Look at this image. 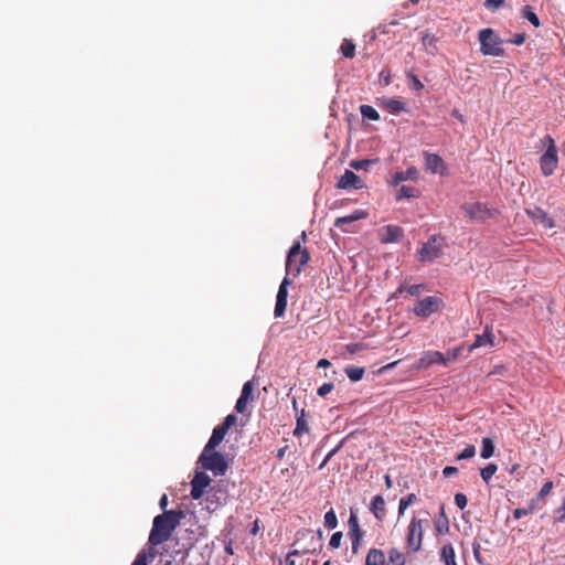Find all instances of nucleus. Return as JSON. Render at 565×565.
<instances>
[{
	"label": "nucleus",
	"instance_id": "nucleus-1",
	"mask_svg": "<svg viewBox=\"0 0 565 565\" xmlns=\"http://www.w3.org/2000/svg\"><path fill=\"white\" fill-rule=\"evenodd\" d=\"M183 513L181 511H164L153 520V525L149 535V543L152 545H159L168 541L179 525Z\"/></svg>",
	"mask_w": 565,
	"mask_h": 565
},
{
	"label": "nucleus",
	"instance_id": "nucleus-2",
	"mask_svg": "<svg viewBox=\"0 0 565 565\" xmlns=\"http://www.w3.org/2000/svg\"><path fill=\"white\" fill-rule=\"evenodd\" d=\"M198 462L203 469L213 472L214 476H223L228 469L225 457L215 449H209L207 447H204Z\"/></svg>",
	"mask_w": 565,
	"mask_h": 565
},
{
	"label": "nucleus",
	"instance_id": "nucleus-3",
	"mask_svg": "<svg viewBox=\"0 0 565 565\" xmlns=\"http://www.w3.org/2000/svg\"><path fill=\"white\" fill-rule=\"evenodd\" d=\"M480 52L483 55L503 56L504 41L490 28L479 31Z\"/></svg>",
	"mask_w": 565,
	"mask_h": 565
},
{
	"label": "nucleus",
	"instance_id": "nucleus-4",
	"mask_svg": "<svg viewBox=\"0 0 565 565\" xmlns=\"http://www.w3.org/2000/svg\"><path fill=\"white\" fill-rule=\"evenodd\" d=\"M309 260V252L306 248H301L300 242L294 243L286 259V275L298 276Z\"/></svg>",
	"mask_w": 565,
	"mask_h": 565
},
{
	"label": "nucleus",
	"instance_id": "nucleus-5",
	"mask_svg": "<svg viewBox=\"0 0 565 565\" xmlns=\"http://www.w3.org/2000/svg\"><path fill=\"white\" fill-rule=\"evenodd\" d=\"M541 142L546 147L545 152L540 158V168L543 175H552L558 164L557 148L551 136H545Z\"/></svg>",
	"mask_w": 565,
	"mask_h": 565
},
{
	"label": "nucleus",
	"instance_id": "nucleus-6",
	"mask_svg": "<svg viewBox=\"0 0 565 565\" xmlns=\"http://www.w3.org/2000/svg\"><path fill=\"white\" fill-rule=\"evenodd\" d=\"M424 522V520L413 518L407 527L406 546L409 551L414 553L418 552L422 547Z\"/></svg>",
	"mask_w": 565,
	"mask_h": 565
},
{
	"label": "nucleus",
	"instance_id": "nucleus-7",
	"mask_svg": "<svg viewBox=\"0 0 565 565\" xmlns=\"http://www.w3.org/2000/svg\"><path fill=\"white\" fill-rule=\"evenodd\" d=\"M445 246L444 237L434 235L425 243L419 250L420 262H433L440 257Z\"/></svg>",
	"mask_w": 565,
	"mask_h": 565
},
{
	"label": "nucleus",
	"instance_id": "nucleus-8",
	"mask_svg": "<svg viewBox=\"0 0 565 565\" xmlns=\"http://www.w3.org/2000/svg\"><path fill=\"white\" fill-rule=\"evenodd\" d=\"M462 210L473 221H484L493 217L495 211L490 209L487 204L481 202L467 203L462 205Z\"/></svg>",
	"mask_w": 565,
	"mask_h": 565
},
{
	"label": "nucleus",
	"instance_id": "nucleus-9",
	"mask_svg": "<svg viewBox=\"0 0 565 565\" xmlns=\"http://www.w3.org/2000/svg\"><path fill=\"white\" fill-rule=\"evenodd\" d=\"M443 301L438 297L428 296L414 307L413 312L417 317H429L430 315L437 312L440 309Z\"/></svg>",
	"mask_w": 565,
	"mask_h": 565
},
{
	"label": "nucleus",
	"instance_id": "nucleus-10",
	"mask_svg": "<svg viewBox=\"0 0 565 565\" xmlns=\"http://www.w3.org/2000/svg\"><path fill=\"white\" fill-rule=\"evenodd\" d=\"M289 285H290V280L286 276L282 279V281L278 288V292H277V297H276V305H275V310H274L276 318H280L285 315L286 307H287V297H288V286Z\"/></svg>",
	"mask_w": 565,
	"mask_h": 565
},
{
	"label": "nucleus",
	"instance_id": "nucleus-11",
	"mask_svg": "<svg viewBox=\"0 0 565 565\" xmlns=\"http://www.w3.org/2000/svg\"><path fill=\"white\" fill-rule=\"evenodd\" d=\"M348 525L349 536L352 542V552L355 554L359 551L360 542L364 535V532L360 529L358 516L353 511H351Z\"/></svg>",
	"mask_w": 565,
	"mask_h": 565
},
{
	"label": "nucleus",
	"instance_id": "nucleus-12",
	"mask_svg": "<svg viewBox=\"0 0 565 565\" xmlns=\"http://www.w3.org/2000/svg\"><path fill=\"white\" fill-rule=\"evenodd\" d=\"M211 483V478L201 471H196L194 478L191 481V497L194 500L202 498L205 488Z\"/></svg>",
	"mask_w": 565,
	"mask_h": 565
},
{
	"label": "nucleus",
	"instance_id": "nucleus-13",
	"mask_svg": "<svg viewBox=\"0 0 565 565\" xmlns=\"http://www.w3.org/2000/svg\"><path fill=\"white\" fill-rule=\"evenodd\" d=\"M437 363H440L444 365L447 364V360L445 359L443 353H440L439 351H427L418 360L415 369L422 370V369H426V367H428L433 364H437Z\"/></svg>",
	"mask_w": 565,
	"mask_h": 565
},
{
	"label": "nucleus",
	"instance_id": "nucleus-14",
	"mask_svg": "<svg viewBox=\"0 0 565 565\" xmlns=\"http://www.w3.org/2000/svg\"><path fill=\"white\" fill-rule=\"evenodd\" d=\"M366 216L365 212L362 210H355L350 215L341 216L335 218L334 226L342 230L345 233L352 232L350 227L354 222L362 220Z\"/></svg>",
	"mask_w": 565,
	"mask_h": 565
},
{
	"label": "nucleus",
	"instance_id": "nucleus-15",
	"mask_svg": "<svg viewBox=\"0 0 565 565\" xmlns=\"http://www.w3.org/2000/svg\"><path fill=\"white\" fill-rule=\"evenodd\" d=\"M337 186L339 189H362L363 183L359 175H356L351 170H345V172L339 179Z\"/></svg>",
	"mask_w": 565,
	"mask_h": 565
},
{
	"label": "nucleus",
	"instance_id": "nucleus-16",
	"mask_svg": "<svg viewBox=\"0 0 565 565\" xmlns=\"http://www.w3.org/2000/svg\"><path fill=\"white\" fill-rule=\"evenodd\" d=\"M253 390L254 385L252 381H247L246 383H244L241 396L238 397L235 404V411L237 413L243 414L246 411L248 401L253 399Z\"/></svg>",
	"mask_w": 565,
	"mask_h": 565
},
{
	"label": "nucleus",
	"instance_id": "nucleus-17",
	"mask_svg": "<svg viewBox=\"0 0 565 565\" xmlns=\"http://www.w3.org/2000/svg\"><path fill=\"white\" fill-rule=\"evenodd\" d=\"M403 237V230L395 225H386L381 230L382 243H395Z\"/></svg>",
	"mask_w": 565,
	"mask_h": 565
},
{
	"label": "nucleus",
	"instance_id": "nucleus-18",
	"mask_svg": "<svg viewBox=\"0 0 565 565\" xmlns=\"http://www.w3.org/2000/svg\"><path fill=\"white\" fill-rule=\"evenodd\" d=\"M493 344H494V334L489 329V327H487L483 333L476 335L473 343L469 345L468 350H469V352H471L472 350L481 348V347H486V345L493 347Z\"/></svg>",
	"mask_w": 565,
	"mask_h": 565
},
{
	"label": "nucleus",
	"instance_id": "nucleus-19",
	"mask_svg": "<svg viewBox=\"0 0 565 565\" xmlns=\"http://www.w3.org/2000/svg\"><path fill=\"white\" fill-rule=\"evenodd\" d=\"M527 214L536 223L542 225L544 228H552L554 227L553 220L547 215L545 211H543L540 207H535L531 211H527Z\"/></svg>",
	"mask_w": 565,
	"mask_h": 565
},
{
	"label": "nucleus",
	"instance_id": "nucleus-20",
	"mask_svg": "<svg viewBox=\"0 0 565 565\" xmlns=\"http://www.w3.org/2000/svg\"><path fill=\"white\" fill-rule=\"evenodd\" d=\"M424 156L427 170H429L431 173L441 172V169L444 168V160L441 157L429 152H425Z\"/></svg>",
	"mask_w": 565,
	"mask_h": 565
},
{
	"label": "nucleus",
	"instance_id": "nucleus-21",
	"mask_svg": "<svg viewBox=\"0 0 565 565\" xmlns=\"http://www.w3.org/2000/svg\"><path fill=\"white\" fill-rule=\"evenodd\" d=\"M381 105L391 114L397 115L406 109V104L395 98H384Z\"/></svg>",
	"mask_w": 565,
	"mask_h": 565
},
{
	"label": "nucleus",
	"instance_id": "nucleus-22",
	"mask_svg": "<svg viewBox=\"0 0 565 565\" xmlns=\"http://www.w3.org/2000/svg\"><path fill=\"white\" fill-rule=\"evenodd\" d=\"M370 510L377 520L382 521L384 519V516L386 514V510H385V501L382 495H375L372 499Z\"/></svg>",
	"mask_w": 565,
	"mask_h": 565
},
{
	"label": "nucleus",
	"instance_id": "nucleus-23",
	"mask_svg": "<svg viewBox=\"0 0 565 565\" xmlns=\"http://www.w3.org/2000/svg\"><path fill=\"white\" fill-rule=\"evenodd\" d=\"M227 431L228 430L222 427L221 425L216 426L213 429L212 435L204 447H207L209 449H215L222 443Z\"/></svg>",
	"mask_w": 565,
	"mask_h": 565
},
{
	"label": "nucleus",
	"instance_id": "nucleus-24",
	"mask_svg": "<svg viewBox=\"0 0 565 565\" xmlns=\"http://www.w3.org/2000/svg\"><path fill=\"white\" fill-rule=\"evenodd\" d=\"M365 565H386L384 552L379 548H371L366 555Z\"/></svg>",
	"mask_w": 565,
	"mask_h": 565
},
{
	"label": "nucleus",
	"instance_id": "nucleus-25",
	"mask_svg": "<svg viewBox=\"0 0 565 565\" xmlns=\"http://www.w3.org/2000/svg\"><path fill=\"white\" fill-rule=\"evenodd\" d=\"M440 561L444 562L445 565H457L455 548L450 543L443 545L440 550Z\"/></svg>",
	"mask_w": 565,
	"mask_h": 565
},
{
	"label": "nucleus",
	"instance_id": "nucleus-26",
	"mask_svg": "<svg viewBox=\"0 0 565 565\" xmlns=\"http://www.w3.org/2000/svg\"><path fill=\"white\" fill-rule=\"evenodd\" d=\"M386 565H405V556L404 554L393 547L388 551V559H386Z\"/></svg>",
	"mask_w": 565,
	"mask_h": 565
},
{
	"label": "nucleus",
	"instance_id": "nucleus-27",
	"mask_svg": "<svg viewBox=\"0 0 565 565\" xmlns=\"http://www.w3.org/2000/svg\"><path fill=\"white\" fill-rule=\"evenodd\" d=\"M494 454V444L491 438L484 437L482 439V448L480 451V456L483 459H489Z\"/></svg>",
	"mask_w": 565,
	"mask_h": 565
},
{
	"label": "nucleus",
	"instance_id": "nucleus-28",
	"mask_svg": "<svg viewBox=\"0 0 565 565\" xmlns=\"http://www.w3.org/2000/svg\"><path fill=\"white\" fill-rule=\"evenodd\" d=\"M309 430L307 420L305 418V411L302 409L301 413L297 416V423L296 428L294 430L295 436H300L303 433H307Z\"/></svg>",
	"mask_w": 565,
	"mask_h": 565
},
{
	"label": "nucleus",
	"instance_id": "nucleus-29",
	"mask_svg": "<svg viewBox=\"0 0 565 565\" xmlns=\"http://www.w3.org/2000/svg\"><path fill=\"white\" fill-rule=\"evenodd\" d=\"M344 372H345L347 376L353 382H358V381L362 380V377L364 375V369L358 367V366H347L344 369Z\"/></svg>",
	"mask_w": 565,
	"mask_h": 565
},
{
	"label": "nucleus",
	"instance_id": "nucleus-30",
	"mask_svg": "<svg viewBox=\"0 0 565 565\" xmlns=\"http://www.w3.org/2000/svg\"><path fill=\"white\" fill-rule=\"evenodd\" d=\"M360 113L363 118H366L370 120H379L380 119V115H379L377 110L370 105H361Z\"/></svg>",
	"mask_w": 565,
	"mask_h": 565
},
{
	"label": "nucleus",
	"instance_id": "nucleus-31",
	"mask_svg": "<svg viewBox=\"0 0 565 565\" xmlns=\"http://www.w3.org/2000/svg\"><path fill=\"white\" fill-rule=\"evenodd\" d=\"M419 196V190L414 186H407L403 185L399 191L397 199H412V198H418Z\"/></svg>",
	"mask_w": 565,
	"mask_h": 565
},
{
	"label": "nucleus",
	"instance_id": "nucleus-32",
	"mask_svg": "<svg viewBox=\"0 0 565 565\" xmlns=\"http://www.w3.org/2000/svg\"><path fill=\"white\" fill-rule=\"evenodd\" d=\"M417 177V171L415 168H409L407 171L403 172H396L394 174V182L398 183L408 179H415Z\"/></svg>",
	"mask_w": 565,
	"mask_h": 565
},
{
	"label": "nucleus",
	"instance_id": "nucleus-33",
	"mask_svg": "<svg viewBox=\"0 0 565 565\" xmlns=\"http://www.w3.org/2000/svg\"><path fill=\"white\" fill-rule=\"evenodd\" d=\"M340 50L343 56L352 58L354 56L355 45L352 41L345 39L343 40Z\"/></svg>",
	"mask_w": 565,
	"mask_h": 565
},
{
	"label": "nucleus",
	"instance_id": "nucleus-34",
	"mask_svg": "<svg viewBox=\"0 0 565 565\" xmlns=\"http://www.w3.org/2000/svg\"><path fill=\"white\" fill-rule=\"evenodd\" d=\"M417 500L415 493H411L405 498H402L398 503V515H402L405 510Z\"/></svg>",
	"mask_w": 565,
	"mask_h": 565
},
{
	"label": "nucleus",
	"instance_id": "nucleus-35",
	"mask_svg": "<svg viewBox=\"0 0 565 565\" xmlns=\"http://www.w3.org/2000/svg\"><path fill=\"white\" fill-rule=\"evenodd\" d=\"M498 466L495 463H489L481 469L480 475L484 482H489L493 475L497 472Z\"/></svg>",
	"mask_w": 565,
	"mask_h": 565
},
{
	"label": "nucleus",
	"instance_id": "nucleus-36",
	"mask_svg": "<svg viewBox=\"0 0 565 565\" xmlns=\"http://www.w3.org/2000/svg\"><path fill=\"white\" fill-rule=\"evenodd\" d=\"M523 18L529 20L535 28L540 26V19L530 6L523 8Z\"/></svg>",
	"mask_w": 565,
	"mask_h": 565
},
{
	"label": "nucleus",
	"instance_id": "nucleus-37",
	"mask_svg": "<svg viewBox=\"0 0 565 565\" xmlns=\"http://www.w3.org/2000/svg\"><path fill=\"white\" fill-rule=\"evenodd\" d=\"M337 525L338 519L335 512L331 509L324 514V526L329 530H333Z\"/></svg>",
	"mask_w": 565,
	"mask_h": 565
},
{
	"label": "nucleus",
	"instance_id": "nucleus-38",
	"mask_svg": "<svg viewBox=\"0 0 565 565\" xmlns=\"http://www.w3.org/2000/svg\"><path fill=\"white\" fill-rule=\"evenodd\" d=\"M375 161L364 159V160H353L350 162V167L355 170H367L370 166H372Z\"/></svg>",
	"mask_w": 565,
	"mask_h": 565
},
{
	"label": "nucleus",
	"instance_id": "nucleus-39",
	"mask_svg": "<svg viewBox=\"0 0 565 565\" xmlns=\"http://www.w3.org/2000/svg\"><path fill=\"white\" fill-rule=\"evenodd\" d=\"M476 448L473 445H468L460 454L456 456V460H466L475 457Z\"/></svg>",
	"mask_w": 565,
	"mask_h": 565
},
{
	"label": "nucleus",
	"instance_id": "nucleus-40",
	"mask_svg": "<svg viewBox=\"0 0 565 565\" xmlns=\"http://www.w3.org/2000/svg\"><path fill=\"white\" fill-rule=\"evenodd\" d=\"M407 78L409 82L411 89L420 90L424 88V85L422 84V82L419 81V78L416 75H414L412 73H407Z\"/></svg>",
	"mask_w": 565,
	"mask_h": 565
},
{
	"label": "nucleus",
	"instance_id": "nucleus-41",
	"mask_svg": "<svg viewBox=\"0 0 565 565\" xmlns=\"http://www.w3.org/2000/svg\"><path fill=\"white\" fill-rule=\"evenodd\" d=\"M455 503L460 510H463L468 504V499L463 493H456Z\"/></svg>",
	"mask_w": 565,
	"mask_h": 565
},
{
	"label": "nucleus",
	"instance_id": "nucleus-42",
	"mask_svg": "<svg viewBox=\"0 0 565 565\" xmlns=\"http://www.w3.org/2000/svg\"><path fill=\"white\" fill-rule=\"evenodd\" d=\"M342 532H335L332 534L329 545L331 548H338L341 545Z\"/></svg>",
	"mask_w": 565,
	"mask_h": 565
},
{
	"label": "nucleus",
	"instance_id": "nucleus-43",
	"mask_svg": "<svg viewBox=\"0 0 565 565\" xmlns=\"http://www.w3.org/2000/svg\"><path fill=\"white\" fill-rule=\"evenodd\" d=\"M425 289V286L422 285V284H418V285H411L408 287L405 288V291L409 295V296H418L419 292L422 290Z\"/></svg>",
	"mask_w": 565,
	"mask_h": 565
},
{
	"label": "nucleus",
	"instance_id": "nucleus-44",
	"mask_svg": "<svg viewBox=\"0 0 565 565\" xmlns=\"http://www.w3.org/2000/svg\"><path fill=\"white\" fill-rule=\"evenodd\" d=\"M333 390V384L332 383H323L319 388H318V395L321 396V397H324L326 395H328L331 391Z\"/></svg>",
	"mask_w": 565,
	"mask_h": 565
},
{
	"label": "nucleus",
	"instance_id": "nucleus-45",
	"mask_svg": "<svg viewBox=\"0 0 565 565\" xmlns=\"http://www.w3.org/2000/svg\"><path fill=\"white\" fill-rule=\"evenodd\" d=\"M236 420L237 417L234 414H230L225 417L221 426L228 430L236 423Z\"/></svg>",
	"mask_w": 565,
	"mask_h": 565
},
{
	"label": "nucleus",
	"instance_id": "nucleus-46",
	"mask_svg": "<svg viewBox=\"0 0 565 565\" xmlns=\"http://www.w3.org/2000/svg\"><path fill=\"white\" fill-rule=\"evenodd\" d=\"M504 0H486L484 7L489 10H497L503 4Z\"/></svg>",
	"mask_w": 565,
	"mask_h": 565
},
{
	"label": "nucleus",
	"instance_id": "nucleus-47",
	"mask_svg": "<svg viewBox=\"0 0 565 565\" xmlns=\"http://www.w3.org/2000/svg\"><path fill=\"white\" fill-rule=\"evenodd\" d=\"M132 565H148L147 564V554L141 551L137 554Z\"/></svg>",
	"mask_w": 565,
	"mask_h": 565
},
{
	"label": "nucleus",
	"instance_id": "nucleus-48",
	"mask_svg": "<svg viewBox=\"0 0 565 565\" xmlns=\"http://www.w3.org/2000/svg\"><path fill=\"white\" fill-rule=\"evenodd\" d=\"M556 521L565 522V499L563 500L562 507L555 510Z\"/></svg>",
	"mask_w": 565,
	"mask_h": 565
},
{
	"label": "nucleus",
	"instance_id": "nucleus-49",
	"mask_svg": "<svg viewBox=\"0 0 565 565\" xmlns=\"http://www.w3.org/2000/svg\"><path fill=\"white\" fill-rule=\"evenodd\" d=\"M552 488H553L552 481L545 482L540 490V493H539L540 497L543 498V497L547 495L551 492Z\"/></svg>",
	"mask_w": 565,
	"mask_h": 565
},
{
	"label": "nucleus",
	"instance_id": "nucleus-50",
	"mask_svg": "<svg viewBox=\"0 0 565 565\" xmlns=\"http://www.w3.org/2000/svg\"><path fill=\"white\" fill-rule=\"evenodd\" d=\"M525 41V34L524 33H518L513 36V39L509 40V43H513L515 45H521Z\"/></svg>",
	"mask_w": 565,
	"mask_h": 565
},
{
	"label": "nucleus",
	"instance_id": "nucleus-51",
	"mask_svg": "<svg viewBox=\"0 0 565 565\" xmlns=\"http://www.w3.org/2000/svg\"><path fill=\"white\" fill-rule=\"evenodd\" d=\"M458 473V469L456 467H452V466H447L443 469V475L444 477L448 478V477H451L454 475Z\"/></svg>",
	"mask_w": 565,
	"mask_h": 565
},
{
	"label": "nucleus",
	"instance_id": "nucleus-52",
	"mask_svg": "<svg viewBox=\"0 0 565 565\" xmlns=\"http://www.w3.org/2000/svg\"><path fill=\"white\" fill-rule=\"evenodd\" d=\"M530 513V510L527 509H515L513 512V515L515 519H521Z\"/></svg>",
	"mask_w": 565,
	"mask_h": 565
},
{
	"label": "nucleus",
	"instance_id": "nucleus-53",
	"mask_svg": "<svg viewBox=\"0 0 565 565\" xmlns=\"http://www.w3.org/2000/svg\"><path fill=\"white\" fill-rule=\"evenodd\" d=\"M505 373L504 365H497L491 371L490 375H503Z\"/></svg>",
	"mask_w": 565,
	"mask_h": 565
},
{
	"label": "nucleus",
	"instance_id": "nucleus-54",
	"mask_svg": "<svg viewBox=\"0 0 565 565\" xmlns=\"http://www.w3.org/2000/svg\"><path fill=\"white\" fill-rule=\"evenodd\" d=\"M472 550H473V555H475L476 559L479 563H481V559H480V544L479 543H473Z\"/></svg>",
	"mask_w": 565,
	"mask_h": 565
},
{
	"label": "nucleus",
	"instance_id": "nucleus-55",
	"mask_svg": "<svg viewBox=\"0 0 565 565\" xmlns=\"http://www.w3.org/2000/svg\"><path fill=\"white\" fill-rule=\"evenodd\" d=\"M159 505L162 510H164L168 505V498L166 494H163L159 501Z\"/></svg>",
	"mask_w": 565,
	"mask_h": 565
},
{
	"label": "nucleus",
	"instance_id": "nucleus-56",
	"mask_svg": "<svg viewBox=\"0 0 565 565\" xmlns=\"http://www.w3.org/2000/svg\"><path fill=\"white\" fill-rule=\"evenodd\" d=\"M328 365H330V362L326 359H322L318 362V367H326Z\"/></svg>",
	"mask_w": 565,
	"mask_h": 565
},
{
	"label": "nucleus",
	"instance_id": "nucleus-57",
	"mask_svg": "<svg viewBox=\"0 0 565 565\" xmlns=\"http://www.w3.org/2000/svg\"><path fill=\"white\" fill-rule=\"evenodd\" d=\"M384 481H385V486H386L387 488H391V487H392V483H393V482H392V479H391V477H390L388 475H385V476H384Z\"/></svg>",
	"mask_w": 565,
	"mask_h": 565
},
{
	"label": "nucleus",
	"instance_id": "nucleus-58",
	"mask_svg": "<svg viewBox=\"0 0 565 565\" xmlns=\"http://www.w3.org/2000/svg\"><path fill=\"white\" fill-rule=\"evenodd\" d=\"M297 554H298V552H297V551L291 552V553H289V554H288V557H287V563H288V565H294V564H295V563H294V561H291V559H290V556H292V555H297Z\"/></svg>",
	"mask_w": 565,
	"mask_h": 565
},
{
	"label": "nucleus",
	"instance_id": "nucleus-59",
	"mask_svg": "<svg viewBox=\"0 0 565 565\" xmlns=\"http://www.w3.org/2000/svg\"><path fill=\"white\" fill-rule=\"evenodd\" d=\"M349 349H350V352H355L356 351V345L349 347Z\"/></svg>",
	"mask_w": 565,
	"mask_h": 565
},
{
	"label": "nucleus",
	"instance_id": "nucleus-60",
	"mask_svg": "<svg viewBox=\"0 0 565 565\" xmlns=\"http://www.w3.org/2000/svg\"><path fill=\"white\" fill-rule=\"evenodd\" d=\"M278 457H279V458H282V457H284V449H280V450L278 451Z\"/></svg>",
	"mask_w": 565,
	"mask_h": 565
},
{
	"label": "nucleus",
	"instance_id": "nucleus-61",
	"mask_svg": "<svg viewBox=\"0 0 565 565\" xmlns=\"http://www.w3.org/2000/svg\"><path fill=\"white\" fill-rule=\"evenodd\" d=\"M334 451H331L330 454H328L327 458L324 461H327L332 455H333Z\"/></svg>",
	"mask_w": 565,
	"mask_h": 565
},
{
	"label": "nucleus",
	"instance_id": "nucleus-62",
	"mask_svg": "<svg viewBox=\"0 0 565 565\" xmlns=\"http://www.w3.org/2000/svg\"><path fill=\"white\" fill-rule=\"evenodd\" d=\"M330 564H331V562H330V561H326V562L323 563V565H330Z\"/></svg>",
	"mask_w": 565,
	"mask_h": 565
},
{
	"label": "nucleus",
	"instance_id": "nucleus-63",
	"mask_svg": "<svg viewBox=\"0 0 565 565\" xmlns=\"http://www.w3.org/2000/svg\"><path fill=\"white\" fill-rule=\"evenodd\" d=\"M301 237H302V239L306 238V233L305 232L301 234Z\"/></svg>",
	"mask_w": 565,
	"mask_h": 565
},
{
	"label": "nucleus",
	"instance_id": "nucleus-64",
	"mask_svg": "<svg viewBox=\"0 0 565 565\" xmlns=\"http://www.w3.org/2000/svg\"><path fill=\"white\" fill-rule=\"evenodd\" d=\"M164 565H172L170 561L166 562Z\"/></svg>",
	"mask_w": 565,
	"mask_h": 565
}]
</instances>
